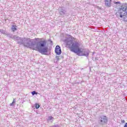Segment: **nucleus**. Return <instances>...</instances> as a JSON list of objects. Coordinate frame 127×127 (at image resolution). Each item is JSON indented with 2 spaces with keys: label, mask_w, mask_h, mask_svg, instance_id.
<instances>
[{
  "label": "nucleus",
  "mask_w": 127,
  "mask_h": 127,
  "mask_svg": "<svg viewBox=\"0 0 127 127\" xmlns=\"http://www.w3.org/2000/svg\"><path fill=\"white\" fill-rule=\"evenodd\" d=\"M100 122L101 123V125H105V124H107V123H108V118H107V116H104L101 117Z\"/></svg>",
  "instance_id": "obj_4"
},
{
  "label": "nucleus",
  "mask_w": 127,
  "mask_h": 127,
  "mask_svg": "<svg viewBox=\"0 0 127 127\" xmlns=\"http://www.w3.org/2000/svg\"><path fill=\"white\" fill-rule=\"evenodd\" d=\"M105 4L106 6H111L112 4V0H105Z\"/></svg>",
  "instance_id": "obj_6"
},
{
  "label": "nucleus",
  "mask_w": 127,
  "mask_h": 127,
  "mask_svg": "<svg viewBox=\"0 0 127 127\" xmlns=\"http://www.w3.org/2000/svg\"><path fill=\"white\" fill-rule=\"evenodd\" d=\"M120 17L123 18L124 21L127 22V3L122 4L119 7Z\"/></svg>",
  "instance_id": "obj_3"
},
{
  "label": "nucleus",
  "mask_w": 127,
  "mask_h": 127,
  "mask_svg": "<svg viewBox=\"0 0 127 127\" xmlns=\"http://www.w3.org/2000/svg\"><path fill=\"white\" fill-rule=\"evenodd\" d=\"M12 103H13V104H15V99H13V101H12Z\"/></svg>",
  "instance_id": "obj_13"
},
{
  "label": "nucleus",
  "mask_w": 127,
  "mask_h": 127,
  "mask_svg": "<svg viewBox=\"0 0 127 127\" xmlns=\"http://www.w3.org/2000/svg\"><path fill=\"white\" fill-rule=\"evenodd\" d=\"M114 3H115V4H120V3H121V2L115 1V2H114Z\"/></svg>",
  "instance_id": "obj_12"
},
{
  "label": "nucleus",
  "mask_w": 127,
  "mask_h": 127,
  "mask_svg": "<svg viewBox=\"0 0 127 127\" xmlns=\"http://www.w3.org/2000/svg\"><path fill=\"white\" fill-rule=\"evenodd\" d=\"M64 43L67 48L78 56H85L86 57L89 56V50L80 47L81 46L80 43L76 41V39L72 36L69 35L68 37L64 40Z\"/></svg>",
  "instance_id": "obj_1"
},
{
  "label": "nucleus",
  "mask_w": 127,
  "mask_h": 127,
  "mask_svg": "<svg viewBox=\"0 0 127 127\" xmlns=\"http://www.w3.org/2000/svg\"><path fill=\"white\" fill-rule=\"evenodd\" d=\"M46 40H44L43 41H40L38 43L35 42V43H32L29 48L32 50H35L36 51H38L41 54H45L47 52L48 48L46 47Z\"/></svg>",
  "instance_id": "obj_2"
},
{
  "label": "nucleus",
  "mask_w": 127,
  "mask_h": 127,
  "mask_svg": "<svg viewBox=\"0 0 127 127\" xmlns=\"http://www.w3.org/2000/svg\"><path fill=\"white\" fill-rule=\"evenodd\" d=\"M122 123H125V120H123V121H122Z\"/></svg>",
  "instance_id": "obj_15"
},
{
  "label": "nucleus",
  "mask_w": 127,
  "mask_h": 127,
  "mask_svg": "<svg viewBox=\"0 0 127 127\" xmlns=\"http://www.w3.org/2000/svg\"><path fill=\"white\" fill-rule=\"evenodd\" d=\"M51 43H52V41H51Z\"/></svg>",
  "instance_id": "obj_16"
},
{
  "label": "nucleus",
  "mask_w": 127,
  "mask_h": 127,
  "mask_svg": "<svg viewBox=\"0 0 127 127\" xmlns=\"http://www.w3.org/2000/svg\"><path fill=\"white\" fill-rule=\"evenodd\" d=\"M56 60L57 61H59V60H60V56H56Z\"/></svg>",
  "instance_id": "obj_10"
},
{
  "label": "nucleus",
  "mask_w": 127,
  "mask_h": 127,
  "mask_svg": "<svg viewBox=\"0 0 127 127\" xmlns=\"http://www.w3.org/2000/svg\"><path fill=\"white\" fill-rule=\"evenodd\" d=\"M32 95H37V92H36V91H33L31 92Z\"/></svg>",
  "instance_id": "obj_11"
},
{
  "label": "nucleus",
  "mask_w": 127,
  "mask_h": 127,
  "mask_svg": "<svg viewBox=\"0 0 127 127\" xmlns=\"http://www.w3.org/2000/svg\"><path fill=\"white\" fill-rule=\"evenodd\" d=\"M55 53L57 54V55H60L61 53H62V52L61 51V48H60V46H57L55 48Z\"/></svg>",
  "instance_id": "obj_5"
},
{
  "label": "nucleus",
  "mask_w": 127,
  "mask_h": 127,
  "mask_svg": "<svg viewBox=\"0 0 127 127\" xmlns=\"http://www.w3.org/2000/svg\"><path fill=\"white\" fill-rule=\"evenodd\" d=\"M10 106H13V103L12 102L11 104H10Z\"/></svg>",
  "instance_id": "obj_14"
},
{
  "label": "nucleus",
  "mask_w": 127,
  "mask_h": 127,
  "mask_svg": "<svg viewBox=\"0 0 127 127\" xmlns=\"http://www.w3.org/2000/svg\"><path fill=\"white\" fill-rule=\"evenodd\" d=\"M16 27H17V26H16V25H15L12 26L11 29L13 32H14V31H16V30H17V28H16Z\"/></svg>",
  "instance_id": "obj_7"
},
{
  "label": "nucleus",
  "mask_w": 127,
  "mask_h": 127,
  "mask_svg": "<svg viewBox=\"0 0 127 127\" xmlns=\"http://www.w3.org/2000/svg\"><path fill=\"white\" fill-rule=\"evenodd\" d=\"M35 106L36 109H39L40 105H39V104H38L37 103H36L35 104Z\"/></svg>",
  "instance_id": "obj_8"
},
{
  "label": "nucleus",
  "mask_w": 127,
  "mask_h": 127,
  "mask_svg": "<svg viewBox=\"0 0 127 127\" xmlns=\"http://www.w3.org/2000/svg\"><path fill=\"white\" fill-rule=\"evenodd\" d=\"M54 117H52V116H50L49 118V119L48 120L49 121H52V120H54Z\"/></svg>",
  "instance_id": "obj_9"
}]
</instances>
